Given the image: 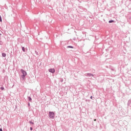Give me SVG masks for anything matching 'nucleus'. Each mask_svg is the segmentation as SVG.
<instances>
[{"instance_id": "obj_1", "label": "nucleus", "mask_w": 131, "mask_h": 131, "mask_svg": "<svg viewBox=\"0 0 131 131\" xmlns=\"http://www.w3.org/2000/svg\"><path fill=\"white\" fill-rule=\"evenodd\" d=\"M20 72H21V73L23 74V75H21V77L22 79H25V76H26V75H27V73H26V71H25L23 69H21L20 70Z\"/></svg>"}, {"instance_id": "obj_2", "label": "nucleus", "mask_w": 131, "mask_h": 131, "mask_svg": "<svg viewBox=\"0 0 131 131\" xmlns=\"http://www.w3.org/2000/svg\"><path fill=\"white\" fill-rule=\"evenodd\" d=\"M49 116L50 118H51L52 119H54V118H55V113L53 112H49Z\"/></svg>"}, {"instance_id": "obj_3", "label": "nucleus", "mask_w": 131, "mask_h": 131, "mask_svg": "<svg viewBox=\"0 0 131 131\" xmlns=\"http://www.w3.org/2000/svg\"><path fill=\"white\" fill-rule=\"evenodd\" d=\"M85 76H87L88 77H91V76H92L93 77H94V74L92 73H86L85 74Z\"/></svg>"}, {"instance_id": "obj_4", "label": "nucleus", "mask_w": 131, "mask_h": 131, "mask_svg": "<svg viewBox=\"0 0 131 131\" xmlns=\"http://www.w3.org/2000/svg\"><path fill=\"white\" fill-rule=\"evenodd\" d=\"M49 71L51 73H55V69H50Z\"/></svg>"}, {"instance_id": "obj_5", "label": "nucleus", "mask_w": 131, "mask_h": 131, "mask_svg": "<svg viewBox=\"0 0 131 131\" xmlns=\"http://www.w3.org/2000/svg\"><path fill=\"white\" fill-rule=\"evenodd\" d=\"M28 100L29 101H30V102H31V101H32V99H31V97H28Z\"/></svg>"}, {"instance_id": "obj_6", "label": "nucleus", "mask_w": 131, "mask_h": 131, "mask_svg": "<svg viewBox=\"0 0 131 131\" xmlns=\"http://www.w3.org/2000/svg\"><path fill=\"white\" fill-rule=\"evenodd\" d=\"M6 56H7V54H6V53H2V56L3 57H6Z\"/></svg>"}, {"instance_id": "obj_7", "label": "nucleus", "mask_w": 131, "mask_h": 131, "mask_svg": "<svg viewBox=\"0 0 131 131\" xmlns=\"http://www.w3.org/2000/svg\"><path fill=\"white\" fill-rule=\"evenodd\" d=\"M68 48H70L71 49H73V46H69L67 47Z\"/></svg>"}, {"instance_id": "obj_8", "label": "nucleus", "mask_w": 131, "mask_h": 131, "mask_svg": "<svg viewBox=\"0 0 131 131\" xmlns=\"http://www.w3.org/2000/svg\"><path fill=\"white\" fill-rule=\"evenodd\" d=\"M29 123H30L31 124H34V123L31 121L29 122Z\"/></svg>"}, {"instance_id": "obj_9", "label": "nucleus", "mask_w": 131, "mask_h": 131, "mask_svg": "<svg viewBox=\"0 0 131 131\" xmlns=\"http://www.w3.org/2000/svg\"><path fill=\"white\" fill-rule=\"evenodd\" d=\"M22 51H23V52H25V48L22 47Z\"/></svg>"}, {"instance_id": "obj_10", "label": "nucleus", "mask_w": 131, "mask_h": 131, "mask_svg": "<svg viewBox=\"0 0 131 131\" xmlns=\"http://www.w3.org/2000/svg\"><path fill=\"white\" fill-rule=\"evenodd\" d=\"M113 22H114V20H109L108 23H112Z\"/></svg>"}, {"instance_id": "obj_11", "label": "nucleus", "mask_w": 131, "mask_h": 131, "mask_svg": "<svg viewBox=\"0 0 131 131\" xmlns=\"http://www.w3.org/2000/svg\"><path fill=\"white\" fill-rule=\"evenodd\" d=\"M1 91H4V90H5V88L4 87H1Z\"/></svg>"}, {"instance_id": "obj_12", "label": "nucleus", "mask_w": 131, "mask_h": 131, "mask_svg": "<svg viewBox=\"0 0 131 131\" xmlns=\"http://www.w3.org/2000/svg\"><path fill=\"white\" fill-rule=\"evenodd\" d=\"M2 21V16H0V22Z\"/></svg>"}, {"instance_id": "obj_13", "label": "nucleus", "mask_w": 131, "mask_h": 131, "mask_svg": "<svg viewBox=\"0 0 131 131\" xmlns=\"http://www.w3.org/2000/svg\"><path fill=\"white\" fill-rule=\"evenodd\" d=\"M30 130H32L33 129L32 128V127H31L30 128Z\"/></svg>"}, {"instance_id": "obj_14", "label": "nucleus", "mask_w": 131, "mask_h": 131, "mask_svg": "<svg viewBox=\"0 0 131 131\" xmlns=\"http://www.w3.org/2000/svg\"><path fill=\"white\" fill-rule=\"evenodd\" d=\"M90 98H91V99H93V96H91Z\"/></svg>"}, {"instance_id": "obj_15", "label": "nucleus", "mask_w": 131, "mask_h": 131, "mask_svg": "<svg viewBox=\"0 0 131 131\" xmlns=\"http://www.w3.org/2000/svg\"><path fill=\"white\" fill-rule=\"evenodd\" d=\"M28 105V106H30V103H29Z\"/></svg>"}, {"instance_id": "obj_16", "label": "nucleus", "mask_w": 131, "mask_h": 131, "mask_svg": "<svg viewBox=\"0 0 131 131\" xmlns=\"http://www.w3.org/2000/svg\"><path fill=\"white\" fill-rule=\"evenodd\" d=\"M96 119H95V120H94V121H96Z\"/></svg>"}]
</instances>
